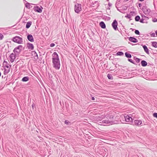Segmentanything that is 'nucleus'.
I'll use <instances>...</instances> for the list:
<instances>
[{
    "label": "nucleus",
    "instance_id": "1",
    "mask_svg": "<svg viewBox=\"0 0 157 157\" xmlns=\"http://www.w3.org/2000/svg\"><path fill=\"white\" fill-rule=\"evenodd\" d=\"M114 117L113 113H109L107 116V119L103 120L102 122L103 123L108 124L109 125L112 124L114 123V122L113 121Z\"/></svg>",
    "mask_w": 157,
    "mask_h": 157
},
{
    "label": "nucleus",
    "instance_id": "2",
    "mask_svg": "<svg viewBox=\"0 0 157 157\" xmlns=\"http://www.w3.org/2000/svg\"><path fill=\"white\" fill-rule=\"evenodd\" d=\"M52 65L56 69H59L60 67V63L59 59L52 60Z\"/></svg>",
    "mask_w": 157,
    "mask_h": 157
},
{
    "label": "nucleus",
    "instance_id": "3",
    "mask_svg": "<svg viewBox=\"0 0 157 157\" xmlns=\"http://www.w3.org/2000/svg\"><path fill=\"white\" fill-rule=\"evenodd\" d=\"M75 12L77 13H79L82 10V6L81 4L77 3L76 4L74 7Z\"/></svg>",
    "mask_w": 157,
    "mask_h": 157
},
{
    "label": "nucleus",
    "instance_id": "4",
    "mask_svg": "<svg viewBox=\"0 0 157 157\" xmlns=\"http://www.w3.org/2000/svg\"><path fill=\"white\" fill-rule=\"evenodd\" d=\"M13 41L18 44H22L23 42L22 38L18 36H16L13 37Z\"/></svg>",
    "mask_w": 157,
    "mask_h": 157
},
{
    "label": "nucleus",
    "instance_id": "5",
    "mask_svg": "<svg viewBox=\"0 0 157 157\" xmlns=\"http://www.w3.org/2000/svg\"><path fill=\"white\" fill-rule=\"evenodd\" d=\"M122 118L125 120V121L130 123H132L133 121V118L127 115H125L122 117Z\"/></svg>",
    "mask_w": 157,
    "mask_h": 157
},
{
    "label": "nucleus",
    "instance_id": "6",
    "mask_svg": "<svg viewBox=\"0 0 157 157\" xmlns=\"http://www.w3.org/2000/svg\"><path fill=\"white\" fill-rule=\"evenodd\" d=\"M23 49V47L22 45H19L14 49L13 52L15 53L18 54L21 52Z\"/></svg>",
    "mask_w": 157,
    "mask_h": 157
},
{
    "label": "nucleus",
    "instance_id": "7",
    "mask_svg": "<svg viewBox=\"0 0 157 157\" xmlns=\"http://www.w3.org/2000/svg\"><path fill=\"white\" fill-rule=\"evenodd\" d=\"M52 60L59 59L58 55L56 52H54L52 55Z\"/></svg>",
    "mask_w": 157,
    "mask_h": 157
},
{
    "label": "nucleus",
    "instance_id": "8",
    "mask_svg": "<svg viewBox=\"0 0 157 157\" xmlns=\"http://www.w3.org/2000/svg\"><path fill=\"white\" fill-rule=\"evenodd\" d=\"M43 8L41 7L40 8L38 6H36L34 7L33 9L36 12H37L39 13H41L42 12Z\"/></svg>",
    "mask_w": 157,
    "mask_h": 157
},
{
    "label": "nucleus",
    "instance_id": "9",
    "mask_svg": "<svg viewBox=\"0 0 157 157\" xmlns=\"http://www.w3.org/2000/svg\"><path fill=\"white\" fill-rule=\"evenodd\" d=\"M15 58V55L13 53H11L9 56V60L12 63L14 61Z\"/></svg>",
    "mask_w": 157,
    "mask_h": 157
},
{
    "label": "nucleus",
    "instance_id": "10",
    "mask_svg": "<svg viewBox=\"0 0 157 157\" xmlns=\"http://www.w3.org/2000/svg\"><path fill=\"white\" fill-rule=\"evenodd\" d=\"M117 25L118 23L117 21L116 20H114L112 23V26L115 30H116L117 28Z\"/></svg>",
    "mask_w": 157,
    "mask_h": 157
},
{
    "label": "nucleus",
    "instance_id": "11",
    "mask_svg": "<svg viewBox=\"0 0 157 157\" xmlns=\"http://www.w3.org/2000/svg\"><path fill=\"white\" fill-rule=\"evenodd\" d=\"M27 47L29 49L33 50L34 49L33 45L32 44L30 43H27Z\"/></svg>",
    "mask_w": 157,
    "mask_h": 157
},
{
    "label": "nucleus",
    "instance_id": "12",
    "mask_svg": "<svg viewBox=\"0 0 157 157\" xmlns=\"http://www.w3.org/2000/svg\"><path fill=\"white\" fill-rule=\"evenodd\" d=\"M28 40L31 42H33L34 41L33 36L31 35H29L27 36Z\"/></svg>",
    "mask_w": 157,
    "mask_h": 157
},
{
    "label": "nucleus",
    "instance_id": "13",
    "mask_svg": "<svg viewBox=\"0 0 157 157\" xmlns=\"http://www.w3.org/2000/svg\"><path fill=\"white\" fill-rule=\"evenodd\" d=\"M129 40L130 41L134 43H136L137 42V40L136 38L132 37H130Z\"/></svg>",
    "mask_w": 157,
    "mask_h": 157
},
{
    "label": "nucleus",
    "instance_id": "14",
    "mask_svg": "<svg viewBox=\"0 0 157 157\" xmlns=\"http://www.w3.org/2000/svg\"><path fill=\"white\" fill-rule=\"evenodd\" d=\"M135 123L136 125H140L142 124V121L140 120H136L135 121Z\"/></svg>",
    "mask_w": 157,
    "mask_h": 157
},
{
    "label": "nucleus",
    "instance_id": "15",
    "mask_svg": "<svg viewBox=\"0 0 157 157\" xmlns=\"http://www.w3.org/2000/svg\"><path fill=\"white\" fill-rule=\"evenodd\" d=\"M99 25L102 29H105L106 27L105 24L103 21H101L99 23Z\"/></svg>",
    "mask_w": 157,
    "mask_h": 157
},
{
    "label": "nucleus",
    "instance_id": "16",
    "mask_svg": "<svg viewBox=\"0 0 157 157\" xmlns=\"http://www.w3.org/2000/svg\"><path fill=\"white\" fill-rule=\"evenodd\" d=\"M3 64L5 66V68H10V67H9L10 65L8 63H7V62L4 61L3 62Z\"/></svg>",
    "mask_w": 157,
    "mask_h": 157
},
{
    "label": "nucleus",
    "instance_id": "17",
    "mask_svg": "<svg viewBox=\"0 0 157 157\" xmlns=\"http://www.w3.org/2000/svg\"><path fill=\"white\" fill-rule=\"evenodd\" d=\"M5 71H4V75H6L8 74L10 71V68H5Z\"/></svg>",
    "mask_w": 157,
    "mask_h": 157
},
{
    "label": "nucleus",
    "instance_id": "18",
    "mask_svg": "<svg viewBox=\"0 0 157 157\" xmlns=\"http://www.w3.org/2000/svg\"><path fill=\"white\" fill-rule=\"evenodd\" d=\"M100 150L101 151H102L103 152L102 154V153H101V154L103 156H105V155L107 153V151H105V149L104 148L101 149Z\"/></svg>",
    "mask_w": 157,
    "mask_h": 157
},
{
    "label": "nucleus",
    "instance_id": "19",
    "mask_svg": "<svg viewBox=\"0 0 157 157\" xmlns=\"http://www.w3.org/2000/svg\"><path fill=\"white\" fill-rule=\"evenodd\" d=\"M141 64L142 66L143 67L146 66L147 65V62L144 60H142L141 62Z\"/></svg>",
    "mask_w": 157,
    "mask_h": 157
},
{
    "label": "nucleus",
    "instance_id": "20",
    "mask_svg": "<svg viewBox=\"0 0 157 157\" xmlns=\"http://www.w3.org/2000/svg\"><path fill=\"white\" fill-rule=\"evenodd\" d=\"M29 78L28 77H23L22 79V81L23 82H27L29 80Z\"/></svg>",
    "mask_w": 157,
    "mask_h": 157
},
{
    "label": "nucleus",
    "instance_id": "21",
    "mask_svg": "<svg viewBox=\"0 0 157 157\" xmlns=\"http://www.w3.org/2000/svg\"><path fill=\"white\" fill-rule=\"evenodd\" d=\"M131 116V117L133 118V120H134L135 118L137 117V114L135 113H133Z\"/></svg>",
    "mask_w": 157,
    "mask_h": 157
},
{
    "label": "nucleus",
    "instance_id": "22",
    "mask_svg": "<svg viewBox=\"0 0 157 157\" xmlns=\"http://www.w3.org/2000/svg\"><path fill=\"white\" fill-rule=\"evenodd\" d=\"M31 22H28L27 23L26 25V28H29L31 25Z\"/></svg>",
    "mask_w": 157,
    "mask_h": 157
},
{
    "label": "nucleus",
    "instance_id": "23",
    "mask_svg": "<svg viewBox=\"0 0 157 157\" xmlns=\"http://www.w3.org/2000/svg\"><path fill=\"white\" fill-rule=\"evenodd\" d=\"M143 48L146 52L147 53L148 52V48L146 45H144L143 46Z\"/></svg>",
    "mask_w": 157,
    "mask_h": 157
},
{
    "label": "nucleus",
    "instance_id": "24",
    "mask_svg": "<svg viewBox=\"0 0 157 157\" xmlns=\"http://www.w3.org/2000/svg\"><path fill=\"white\" fill-rule=\"evenodd\" d=\"M33 55H34L35 57V59H38V56H37V54L36 52H33Z\"/></svg>",
    "mask_w": 157,
    "mask_h": 157
},
{
    "label": "nucleus",
    "instance_id": "25",
    "mask_svg": "<svg viewBox=\"0 0 157 157\" xmlns=\"http://www.w3.org/2000/svg\"><path fill=\"white\" fill-rule=\"evenodd\" d=\"M152 43V45L155 47L157 48V43L155 42H153Z\"/></svg>",
    "mask_w": 157,
    "mask_h": 157
},
{
    "label": "nucleus",
    "instance_id": "26",
    "mask_svg": "<svg viewBox=\"0 0 157 157\" xmlns=\"http://www.w3.org/2000/svg\"><path fill=\"white\" fill-rule=\"evenodd\" d=\"M125 54V56L126 57H127L128 58L131 57V56H132L130 54H129V53H128L127 52H126Z\"/></svg>",
    "mask_w": 157,
    "mask_h": 157
},
{
    "label": "nucleus",
    "instance_id": "27",
    "mask_svg": "<svg viewBox=\"0 0 157 157\" xmlns=\"http://www.w3.org/2000/svg\"><path fill=\"white\" fill-rule=\"evenodd\" d=\"M123 54H124L123 53L121 52H118L117 53V56H121V55H123Z\"/></svg>",
    "mask_w": 157,
    "mask_h": 157
},
{
    "label": "nucleus",
    "instance_id": "28",
    "mask_svg": "<svg viewBox=\"0 0 157 157\" xmlns=\"http://www.w3.org/2000/svg\"><path fill=\"white\" fill-rule=\"evenodd\" d=\"M140 17L138 16H136L135 18V20L136 21H138L140 20Z\"/></svg>",
    "mask_w": 157,
    "mask_h": 157
},
{
    "label": "nucleus",
    "instance_id": "29",
    "mask_svg": "<svg viewBox=\"0 0 157 157\" xmlns=\"http://www.w3.org/2000/svg\"><path fill=\"white\" fill-rule=\"evenodd\" d=\"M3 37L4 36L1 33H0V40H2Z\"/></svg>",
    "mask_w": 157,
    "mask_h": 157
},
{
    "label": "nucleus",
    "instance_id": "30",
    "mask_svg": "<svg viewBox=\"0 0 157 157\" xmlns=\"http://www.w3.org/2000/svg\"><path fill=\"white\" fill-rule=\"evenodd\" d=\"M135 33L136 34L139 35L140 33L139 31L138 30H136L135 32Z\"/></svg>",
    "mask_w": 157,
    "mask_h": 157
},
{
    "label": "nucleus",
    "instance_id": "31",
    "mask_svg": "<svg viewBox=\"0 0 157 157\" xmlns=\"http://www.w3.org/2000/svg\"><path fill=\"white\" fill-rule=\"evenodd\" d=\"M153 116L154 117H156L157 118V113H154L153 114Z\"/></svg>",
    "mask_w": 157,
    "mask_h": 157
},
{
    "label": "nucleus",
    "instance_id": "32",
    "mask_svg": "<svg viewBox=\"0 0 157 157\" xmlns=\"http://www.w3.org/2000/svg\"><path fill=\"white\" fill-rule=\"evenodd\" d=\"M50 46L51 47H53L55 46V44L54 43H52L50 44Z\"/></svg>",
    "mask_w": 157,
    "mask_h": 157
},
{
    "label": "nucleus",
    "instance_id": "33",
    "mask_svg": "<svg viewBox=\"0 0 157 157\" xmlns=\"http://www.w3.org/2000/svg\"><path fill=\"white\" fill-rule=\"evenodd\" d=\"M69 123V122L67 121V120H66L65 121V124H67V125H68V123Z\"/></svg>",
    "mask_w": 157,
    "mask_h": 157
},
{
    "label": "nucleus",
    "instance_id": "34",
    "mask_svg": "<svg viewBox=\"0 0 157 157\" xmlns=\"http://www.w3.org/2000/svg\"><path fill=\"white\" fill-rule=\"evenodd\" d=\"M128 60L130 62L133 63L132 60V59H128Z\"/></svg>",
    "mask_w": 157,
    "mask_h": 157
},
{
    "label": "nucleus",
    "instance_id": "35",
    "mask_svg": "<svg viewBox=\"0 0 157 157\" xmlns=\"http://www.w3.org/2000/svg\"><path fill=\"white\" fill-rule=\"evenodd\" d=\"M91 99H92V100L94 101L95 100V98L94 97H92Z\"/></svg>",
    "mask_w": 157,
    "mask_h": 157
},
{
    "label": "nucleus",
    "instance_id": "36",
    "mask_svg": "<svg viewBox=\"0 0 157 157\" xmlns=\"http://www.w3.org/2000/svg\"><path fill=\"white\" fill-rule=\"evenodd\" d=\"M107 76L109 79H110V76L109 75V74H108Z\"/></svg>",
    "mask_w": 157,
    "mask_h": 157
},
{
    "label": "nucleus",
    "instance_id": "37",
    "mask_svg": "<svg viewBox=\"0 0 157 157\" xmlns=\"http://www.w3.org/2000/svg\"><path fill=\"white\" fill-rule=\"evenodd\" d=\"M25 6L27 7H28V5H27V4H26Z\"/></svg>",
    "mask_w": 157,
    "mask_h": 157
},
{
    "label": "nucleus",
    "instance_id": "38",
    "mask_svg": "<svg viewBox=\"0 0 157 157\" xmlns=\"http://www.w3.org/2000/svg\"><path fill=\"white\" fill-rule=\"evenodd\" d=\"M139 1H141V2H142V1H144V0H139Z\"/></svg>",
    "mask_w": 157,
    "mask_h": 157
},
{
    "label": "nucleus",
    "instance_id": "39",
    "mask_svg": "<svg viewBox=\"0 0 157 157\" xmlns=\"http://www.w3.org/2000/svg\"><path fill=\"white\" fill-rule=\"evenodd\" d=\"M155 20H156L155 21H154V22H156V21H157V19H156Z\"/></svg>",
    "mask_w": 157,
    "mask_h": 157
},
{
    "label": "nucleus",
    "instance_id": "40",
    "mask_svg": "<svg viewBox=\"0 0 157 157\" xmlns=\"http://www.w3.org/2000/svg\"><path fill=\"white\" fill-rule=\"evenodd\" d=\"M156 35L157 36V31L156 32Z\"/></svg>",
    "mask_w": 157,
    "mask_h": 157
},
{
    "label": "nucleus",
    "instance_id": "41",
    "mask_svg": "<svg viewBox=\"0 0 157 157\" xmlns=\"http://www.w3.org/2000/svg\"><path fill=\"white\" fill-rule=\"evenodd\" d=\"M1 72H0V77L1 76Z\"/></svg>",
    "mask_w": 157,
    "mask_h": 157
},
{
    "label": "nucleus",
    "instance_id": "42",
    "mask_svg": "<svg viewBox=\"0 0 157 157\" xmlns=\"http://www.w3.org/2000/svg\"><path fill=\"white\" fill-rule=\"evenodd\" d=\"M102 116L103 117H104V116Z\"/></svg>",
    "mask_w": 157,
    "mask_h": 157
},
{
    "label": "nucleus",
    "instance_id": "43",
    "mask_svg": "<svg viewBox=\"0 0 157 157\" xmlns=\"http://www.w3.org/2000/svg\"><path fill=\"white\" fill-rule=\"evenodd\" d=\"M27 4H28V5H29V3Z\"/></svg>",
    "mask_w": 157,
    "mask_h": 157
}]
</instances>
